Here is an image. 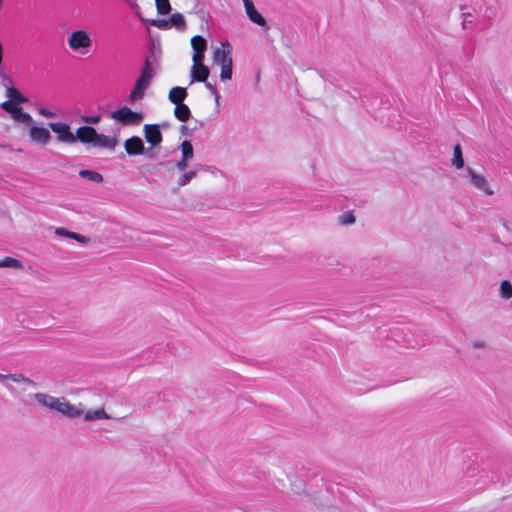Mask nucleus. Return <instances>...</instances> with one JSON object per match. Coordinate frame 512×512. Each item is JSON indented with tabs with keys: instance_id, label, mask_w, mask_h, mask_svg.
<instances>
[{
	"instance_id": "nucleus-25",
	"label": "nucleus",
	"mask_w": 512,
	"mask_h": 512,
	"mask_svg": "<svg viewBox=\"0 0 512 512\" xmlns=\"http://www.w3.org/2000/svg\"><path fill=\"white\" fill-rule=\"evenodd\" d=\"M0 267L21 269L23 267V265L19 260L15 259V258L5 257L4 259L0 260Z\"/></svg>"
},
{
	"instance_id": "nucleus-7",
	"label": "nucleus",
	"mask_w": 512,
	"mask_h": 512,
	"mask_svg": "<svg viewBox=\"0 0 512 512\" xmlns=\"http://www.w3.org/2000/svg\"><path fill=\"white\" fill-rule=\"evenodd\" d=\"M466 174L469 178L470 184L480 192H482L486 196H493L495 194V190L488 180V178L476 170L468 167L466 168Z\"/></svg>"
},
{
	"instance_id": "nucleus-11",
	"label": "nucleus",
	"mask_w": 512,
	"mask_h": 512,
	"mask_svg": "<svg viewBox=\"0 0 512 512\" xmlns=\"http://www.w3.org/2000/svg\"><path fill=\"white\" fill-rule=\"evenodd\" d=\"M145 139L153 147H158L162 142V134L158 125L146 124L143 128Z\"/></svg>"
},
{
	"instance_id": "nucleus-28",
	"label": "nucleus",
	"mask_w": 512,
	"mask_h": 512,
	"mask_svg": "<svg viewBox=\"0 0 512 512\" xmlns=\"http://www.w3.org/2000/svg\"><path fill=\"white\" fill-rule=\"evenodd\" d=\"M205 52H193L192 61L193 64L204 63Z\"/></svg>"
},
{
	"instance_id": "nucleus-33",
	"label": "nucleus",
	"mask_w": 512,
	"mask_h": 512,
	"mask_svg": "<svg viewBox=\"0 0 512 512\" xmlns=\"http://www.w3.org/2000/svg\"><path fill=\"white\" fill-rule=\"evenodd\" d=\"M471 346L474 349H482L486 347V342L484 340H476L471 343Z\"/></svg>"
},
{
	"instance_id": "nucleus-32",
	"label": "nucleus",
	"mask_w": 512,
	"mask_h": 512,
	"mask_svg": "<svg viewBox=\"0 0 512 512\" xmlns=\"http://www.w3.org/2000/svg\"><path fill=\"white\" fill-rule=\"evenodd\" d=\"M189 160L190 159L181 158V160L176 163V167L181 171L185 170L188 167Z\"/></svg>"
},
{
	"instance_id": "nucleus-35",
	"label": "nucleus",
	"mask_w": 512,
	"mask_h": 512,
	"mask_svg": "<svg viewBox=\"0 0 512 512\" xmlns=\"http://www.w3.org/2000/svg\"><path fill=\"white\" fill-rule=\"evenodd\" d=\"M126 2L130 3V4H133L136 2V0H125Z\"/></svg>"
},
{
	"instance_id": "nucleus-20",
	"label": "nucleus",
	"mask_w": 512,
	"mask_h": 512,
	"mask_svg": "<svg viewBox=\"0 0 512 512\" xmlns=\"http://www.w3.org/2000/svg\"><path fill=\"white\" fill-rule=\"evenodd\" d=\"M193 52H205L207 49V41L202 36H194L191 39Z\"/></svg>"
},
{
	"instance_id": "nucleus-12",
	"label": "nucleus",
	"mask_w": 512,
	"mask_h": 512,
	"mask_svg": "<svg viewBox=\"0 0 512 512\" xmlns=\"http://www.w3.org/2000/svg\"><path fill=\"white\" fill-rule=\"evenodd\" d=\"M245 8V12L249 20L259 26L264 27L266 25L265 18L257 11L254 3L251 0H242Z\"/></svg>"
},
{
	"instance_id": "nucleus-30",
	"label": "nucleus",
	"mask_w": 512,
	"mask_h": 512,
	"mask_svg": "<svg viewBox=\"0 0 512 512\" xmlns=\"http://www.w3.org/2000/svg\"><path fill=\"white\" fill-rule=\"evenodd\" d=\"M101 120L99 115L83 117V121L88 124H97Z\"/></svg>"
},
{
	"instance_id": "nucleus-22",
	"label": "nucleus",
	"mask_w": 512,
	"mask_h": 512,
	"mask_svg": "<svg viewBox=\"0 0 512 512\" xmlns=\"http://www.w3.org/2000/svg\"><path fill=\"white\" fill-rule=\"evenodd\" d=\"M79 175L82 178H85L94 183H101L103 181L102 175L100 173H98L97 171L85 169V170L79 171Z\"/></svg>"
},
{
	"instance_id": "nucleus-26",
	"label": "nucleus",
	"mask_w": 512,
	"mask_h": 512,
	"mask_svg": "<svg viewBox=\"0 0 512 512\" xmlns=\"http://www.w3.org/2000/svg\"><path fill=\"white\" fill-rule=\"evenodd\" d=\"M157 11L161 15H166L171 10L169 0H155Z\"/></svg>"
},
{
	"instance_id": "nucleus-16",
	"label": "nucleus",
	"mask_w": 512,
	"mask_h": 512,
	"mask_svg": "<svg viewBox=\"0 0 512 512\" xmlns=\"http://www.w3.org/2000/svg\"><path fill=\"white\" fill-rule=\"evenodd\" d=\"M185 25H186V22H185L184 16L180 13H175V14L171 15L169 20L162 21L161 24L158 25V27L175 26L178 29L183 30L185 28Z\"/></svg>"
},
{
	"instance_id": "nucleus-23",
	"label": "nucleus",
	"mask_w": 512,
	"mask_h": 512,
	"mask_svg": "<svg viewBox=\"0 0 512 512\" xmlns=\"http://www.w3.org/2000/svg\"><path fill=\"white\" fill-rule=\"evenodd\" d=\"M180 150L182 153V158L190 159V160L193 158L194 150H193V146L190 141H188V140L183 141L180 145Z\"/></svg>"
},
{
	"instance_id": "nucleus-2",
	"label": "nucleus",
	"mask_w": 512,
	"mask_h": 512,
	"mask_svg": "<svg viewBox=\"0 0 512 512\" xmlns=\"http://www.w3.org/2000/svg\"><path fill=\"white\" fill-rule=\"evenodd\" d=\"M49 128L56 134L58 142L66 144H74L80 141L83 144H91L96 148H106L114 150L118 145V139L115 136L98 133L91 126H81L74 134L71 127L64 122H52Z\"/></svg>"
},
{
	"instance_id": "nucleus-13",
	"label": "nucleus",
	"mask_w": 512,
	"mask_h": 512,
	"mask_svg": "<svg viewBox=\"0 0 512 512\" xmlns=\"http://www.w3.org/2000/svg\"><path fill=\"white\" fill-rule=\"evenodd\" d=\"M125 150L128 155H141L144 153V143L140 137L133 136L124 143Z\"/></svg>"
},
{
	"instance_id": "nucleus-1",
	"label": "nucleus",
	"mask_w": 512,
	"mask_h": 512,
	"mask_svg": "<svg viewBox=\"0 0 512 512\" xmlns=\"http://www.w3.org/2000/svg\"><path fill=\"white\" fill-rule=\"evenodd\" d=\"M33 398L40 406L50 411L57 412L61 416L71 420L82 419L84 422H95L112 419L106 412L104 406L95 409H85L81 402L74 404L66 397H55L43 392L35 393Z\"/></svg>"
},
{
	"instance_id": "nucleus-4",
	"label": "nucleus",
	"mask_w": 512,
	"mask_h": 512,
	"mask_svg": "<svg viewBox=\"0 0 512 512\" xmlns=\"http://www.w3.org/2000/svg\"><path fill=\"white\" fill-rule=\"evenodd\" d=\"M67 45L73 53L86 55L93 46L92 34L86 29L73 30L67 36Z\"/></svg>"
},
{
	"instance_id": "nucleus-19",
	"label": "nucleus",
	"mask_w": 512,
	"mask_h": 512,
	"mask_svg": "<svg viewBox=\"0 0 512 512\" xmlns=\"http://www.w3.org/2000/svg\"><path fill=\"white\" fill-rule=\"evenodd\" d=\"M452 165L458 170L464 168V158L460 145H455L453 149Z\"/></svg>"
},
{
	"instance_id": "nucleus-10",
	"label": "nucleus",
	"mask_w": 512,
	"mask_h": 512,
	"mask_svg": "<svg viewBox=\"0 0 512 512\" xmlns=\"http://www.w3.org/2000/svg\"><path fill=\"white\" fill-rule=\"evenodd\" d=\"M28 126H29L28 134H29V138L32 143L41 145V146H46L50 143L51 134H50V131L48 128H46L42 125H37L34 123V121Z\"/></svg>"
},
{
	"instance_id": "nucleus-31",
	"label": "nucleus",
	"mask_w": 512,
	"mask_h": 512,
	"mask_svg": "<svg viewBox=\"0 0 512 512\" xmlns=\"http://www.w3.org/2000/svg\"><path fill=\"white\" fill-rule=\"evenodd\" d=\"M38 111L41 116L46 117V118H53V117L57 116L56 113H54L51 110H48L46 108H40Z\"/></svg>"
},
{
	"instance_id": "nucleus-8",
	"label": "nucleus",
	"mask_w": 512,
	"mask_h": 512,
	"mask_svg": "<svg viewBox=\"0 0 512 512\" xmlns=\"http://www.w3.org/2000/svg\"><path fill=\"white\" fill-rule=\"evenodd\" d=\"M111 118L123 125H138L143 120V114L135 112L129 107H122L111 113Z\"/></svg>"
},
{
	"instance_id": "nucleus-34",
	"label": "nucleus",
	"mask_w": 512,
	"mask_h": 512,
	"mask_svg": "<svg viewBox=\"0 0 512 512\" xmlns=\"http://www.w3.org/2000/svg\"><path fill=\"white\" fill-rule=\"evenodd\" d=\"M353 222H354V217L353 216H348L347 220L345 221V223H353Z\"/></svg>"
},
{
	"instance_id": "nucleus-5",
	"label": "nucleus",
	"mask_w": 512,
	"mask_h": 512,
	"mask_svg": "<svg viewBox=\"0 0 512 512\" xmlns=\"http://www.w3.org/2000/svg\"><path fill=\"white\" fill-rule=\"evenodd\" d=\"M153 77L154 70L150 63L146 61L144 67L141 70L140 76L138 77L133 89L130 91L129 102L134 103L144 97L145 91L149 87Z\"/></svg>"
},
{
	"instance_id": "nucleus-14",
	"label": "nucleus",
	"mask_w": 512,
	"mask_h": 512,
	"mask_svg": "<svg viewBox=\"0 0 512 512\" xmlns=\"http://www.w3.org/2000/svg\"><path fill=\"white\" fill-rule=\"evenodd\" d=\"M209 76V69L204 63L193 64L191 67L192 82H205Z\"/></svg>"
},
{
	"instance_id": "nucleus-6",
	"label": "nucleus",
	"mask_w": 512,
	"mask_h": 512,
	"mask_svg": "<svg viewBox=\"0 0 512 512\" xmlns=\"http://www.w3.org/2000/svg\"><path fill=\"white\" fill-rule=\"evenodd\" d=\"M0 382L3 383L12 393L19 394L27 388H33L36 383L25 377L23 374H0Z\"/></svg>"
},
{
	"instance_id": "nucleus-18",
	"label": "nucleus",
	"mask_w": 512,
	"mask_h": 512,
	"mask_svg": "<svg viewBox=\"0 0 512 512\" xmlns=\"http://www.w3.org/2000/svg\"><path fill=\"white\" fill-rule=\"evenodd\" d=\"M174 114L179 121L186 122L190 118L191 112L187 105L181 103L176 105Z\"/></svg>"
},
{
	"instance_id": "nucleus-27",
	"label": "nucleus",
	"mask_w": 512,
	"mask_h": 512,
	"mask_svg": "<svg viewBox=\"0 0 512 512\" xmlns=\"http://www.w3.org/2000/svg\"><path fill=\"white\" fill-rule=\"evenodd\" d=\"M198 169L185 172L178 180L180 186L187 185L197 174Z\"/></svg>"
},
{
	"instance_id": "nucleus-24",
	"label": "nucleus",
	"mask_w": 512,
	"mask_h": 512,
	"mask_svg": "<svg viewBox=\"0 0 512 512\" xmlns=\"http://www.w3.org/2000/svg\"><path fill=\"white\" fill-rule=\"evenodd\" d=\"M500 295L503 299L508 300L512 297V284L508 280H503L500 284Z\"/></svg>"
},
{
	"instance_id": "nucleus-17",
	"label": "nucleus",
	"mask_w": 512,
	"mask_h": 512,
	"mask_svg": "<svg viewBox=\"0 0 512 512\" xmlns=\"http://www.w3.org/2000/svg\"><path fill=\"white\" fill-rule=\"evenodd\" d=\"M187 97V91L183 87H174L169 92V100L175 105L181 104Z\"/></svg>"
},
{
	"instance_id": "nucleus-9",
	"label": "nucleus",
	"mask_w": 512,
	"mask_h": 512,
	"mask_svg": "<svg viewBox=\"0 0 512 512\" xmlns=\"http://www.w3.org/2000/svg\"><path fill=\"white\" fill-rule=\"evenodd\" d=\"M1 108L9 113L13 120L22 123L24 125H30L33 122V118L27 112H24L19 104L13 103L12 101H4L1 104Z\"/></svg>"
},
{
	"instance_id": "nucleus-21",
	"label": "nucleus",
	"mask_w": 512,
	"mask_h": 512,
	"mask_svg": "<svg viewBox=\"0 0 512 512\" xmlns=\"http://www.w3.org/2000/svg\"><path fill=\"white\" fill-rule=\"evenodd\" d=\"M6 96L9 98L8 101L19 104L26 101L25 97L14 87H8L6 90Z\"/></svg>"
},
{
	"instance_id": "nucleus-3",
	"label": "nucleus",
	"mask_w": 512,
	"mask_h": 512,
	"mask_svg": "<svg viewBox=\"0 0 512 512\" xmlns=\"http://www.w3.org/2000/svg\"><path fill=\"white\" fill-rule=\"evenodd\" d=\"M212 59L216 65L221 67L220 79L223 82L232 79V45L229 42H223L218 46L212 47Z\"/></svg>"
},
{
	"instance_id": "nucleus-29",
	"label": "nucleus",
	"mask_w": 512,
	"mask_h": 512,
	"mask_svg": "<svg viewBox=\"0 0 512 512\" xmlns=\"http://www.w3.org/2000/svg\"><path fill=\"white\" fill-rule=\"evenodd\" d=\"M206 87L210 90L211 94L214 96L215 103L218 105L220 101V95L215 86H213L211 83H206Z\"/></svg>"
},
{
	"instance_id": "nucleus-15",
	"label": "nucleus",
	"mask_w": 512,
	"mask_h": 512,
	"mask_svg": "<svg viewBox=\"0 0 512 512\" xmlns=\"http://www.w3.org/2000/svg\"><path fill=\"white\" fill-rule=\"evenodd\" d=\"M54 233L60 237L73 239L81 244H88L90 241L89 238H87L86 236H83V235L75 233V232L68 231L63 227L55 228Z\"/></svg>"
}]
</instances>
